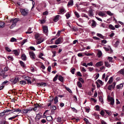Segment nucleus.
I'll use <instances>...</instances> for the list:
<instances>
[{
	"label": "nucleus",
	"mask_w": 124,
	"mask_h": 124,
	"mask_svg": "<svg viewBox=\"0 0 124 124\" xmlns=\"http://www.w3.org/2000/svg\"><path fill=\"white\" fill-rule=\"evenodd\" d=\"M20 11L22 15L24 16L27 15L29 12L28 10L26 9H20Z\"/></svg>",
	"instance_id": "nucleus-1"
},
{
	"label": "nucleus",
	"mask_w": 124,
	"mask_h": 124,
	"mask_svg": "<svg viewBox=\"0 0 124 124\" xmlns=\"http://www.w3.org/2000/svg\"><path fill=\"white\" fill-rule=\"evenodd\" d=\"M108 102H110V105H113L114 103V100L113 97H108Z\"/></svg>",
	"instance_id": "nucleus-2"
},
{
	"label": "nucleus",
	"mask_w": 124,
	"mask_h": 124,
	"mask_svg": "<svg viewBox=\"0 0 124 124\" xmlns=\"http://www.w3.org/2000/svg\"><path fill=\"white\" fill-rule=\"evenodd\" d=\"M18 81V78L16 77L14 79L12 78L10 79V81L13 84H16Z\"/></svg>",
	"instance_id": "nucleus-3"
},
{
	"label": "nucleus",
	"mask_w": 124,
	"mask_h": 124,
	"mask_svg": "<svg viewBox=\"0 0 124 124\" xmlns=\"http://www.w3.org/2000/svg\"><path fill=\"white\" fill-rule=\"evenodd\" d=\"M32 110V108H29L27 109H23V112L24 114H27L30 113Z\"/></svg>",
	"instance_id": "nucleus-4"
},
{
	"label": "nucleus",
	"mask_w": 124,
	"mask_h": 124,
	"mask_svg": "<svg viewBox=\"0 0 124 124\" xmlns=\"http://www.w3.org/2000/svg\"><path fill=\"white\" fill-rule=\"evenodd\" d=\"M92 23L91 24V26H92V28H93L95 27L96 26L97 24L96 22L95 21H94V20H92H92H90L88 22V23H91L92 22Z\"/></svg>",
	"instance_id": "nucleus-5"
},
{
	"label": "nucleus",
	"mask_w": 124,
	"mask_h": 124,
	"mask_svg": "<svg viewBox=\"0 0 124 124\" xmlns=\"http://www.w3.org/2000/svg\"><path fill=\"white\" fill-rule=\"evenodd\" d=\"M31 58L32 59L34 60L35 59V54L33 51H30L29 53Z\"/></svg>",
	"instance_id": "nucleus-6"
},
{
	"label": "nucleus",
	"mask_w": 124,
	"mask_h": 124,
	"mask_svg": "<svg viewBox=\"0 0 124 124\" xmlns=\"http://www.w3.org/2000/svg\"><path fill=\"white\" fill-rule=\"evenodd\" d=\"M116 84L115 82H113L112 85H109L108 87V88L109 90H111L112 89H113L116 85Z\"/></svg>",
	"instance_id": "nucleus-7"
},
{
	"label": "nucleus",
	"mask_w": 124,
	"mask_h": 124,
	"mask_svg": "<svg viewBox=\"0 0 124 124\" xmlns=\"http://www.w3.org/2000/svg\"><path fill=\"white\" fill-rule=\"evenodd\" d=\"M35 38L37 41H36V43H35L34 44L37 45L39 44V34L38 33H36L35 35Z\"/></svg>",
	"instance_id": "nucleus-8"
},
{
	"label": "nucleus",
	"mask_w": 124,
	"mask_h": 124,
	"mask_svg": "<svg viewBox=\"0 0 124 124\" xmlns=\"http://www.w3.org/2000/svg\"><path fill=\"white\" fill-rule=\"evenodd\" d=\"M62 38H59L57 39L55 42V44H56L58 45L62 41Z\"/></svg>",
	"instance_id": "nucleus-9"
},
{
	"label": "nucleus",
	"mask_w": 124,
	"mask_h": 124,
	"mask_svg": "<svg viewBox=\"0 0 124 124\" xmlns=\"http://www.w3.org/2000/svg\"><path fill=\"white\" fill-rule=\"evenodd\" d=\"M88 15L90 16H92L93 15V10L92 9L90 8L88 11Z\"/></svg>",
	"instance_id": "nucleus-10"
},
{
	"label": "nucleus",
	"mask_w": 124,
	"mask_h": 124,
	"mask_svg": "<svg viewBox=\"0 0 124 124\" xmlns=\"http://www.w3.org/2000/svg\"><path fill=\"white\" fill-rule=\"evenodd\" d=\"M103 64V63L102 61H100L97 62L95 64V66L97 67H98L102 66Z\"/></svg>",
	"instance_id": "nucleus-11"
},
{
	"label": "nucleus",
	"mask_w": 124,
	"mask_h": 124,
	"mask_svg": "<svg viewBox=\"0 0 124 124\" xmlns=\"http://www.w3.org/2000/svg\"><path fill=\"white\" fill-rule=\"evenodd\" d=\"M66 12V10L63 8L61 9L59 11V13H58V14H63L64 13Z\"/></svg>",
	"instance_id": "nucleus-12"
},
{
	"label": "nucleus",
	"mask_w": 124,
	"mask_h": 124,
	"mask_svg": "<svg viewBox=\"0 0 124 124\" xmlns=\"http://www.w3.org/2000/svg\"><path fill=\"white\" fill-rule=\"evenodd\" d=\"M44 40V37L39 34V44L42 42Z\"/></svg>",
	"instance_id": "nucleus-13"
},
{
	"label": "nucleus",
	"mask_w": 124,
	"mask_h": 124,
	"mask_svg": "<svg viewBox=\"0 0 124 124\" xmlns=\"http://www.w3.org/2000/svg\"><path fill=\"white\" fill-rule=\"evenodd\" d=\"M43 32L44 33H46L48 31V27L47 26H43Z\"/></svg>",
	"instance_id": "nucleus-14"
},
{
	"label": "nucleus",
	"mask_w": 124,
	"mask_h": 124,
	"mask_svg": "<svg viewBox=\"0 0 124 124\" xmlns=\"http://www.w3.org/2000/svg\"><path fill=\"white\" fill-rule=\"evenodd\" d=\"M18 21V20L17 19L15 18L14 19H11L10 20V22H12L13 23L15 24L16 25V23H17Z\"/></svg>",
	"instance_id": "nucleus-15"
},
{
	"label": "nucleus",
	"mask_w": 124,
	"mask_h": 124,
	"mask_svg": "<svg viewBox=\"0 0 124 124\" xmlns=\"http://www.w3.org/2000/svg\"><path fill=\"white\" fill-rule=\"evenodd\" d=\"M73 1L72 0H70L68 2L67 5L68 6H71L73 5Z\"/></svg>",
	"instance_id": "nucleus-16"
},
{
	"label": "nucleus",
	"mask_w": 124,
	"mask_h": 124,
	"mask_svg": "<svg viewBox=\"0 0 124 124\" xmlns=\"http://www.w3.org/2000/svg\"><path fill=\"white\" fill-rule=\"evenodd\" d=\"M60 16V15H57L56 16L54 19V21L55 22H56L58 21L59 20V18Z\"/></svg>",
	"instance_id": "nucleus-17"
},
{
	"label": "nucleus",
	"mask_w": 124,
	"mask_h": 124,
	"mask_svg": "<svg viewBox=\"0 0 124 124\" xmlns=\"http://www.w3.org/2000/svg\"><path fill=\"white\" fill-rule=\"evenodd\" d=\"M34 105L35 107L32 108V110L35 111L37 110V107H39V105L36 103V104H34Z\"/></svg>",
	"instance_id": "nucleus-18"
},
{
	"label": "nucleus",
	"mask_w": 124,
	"mask_h": 124,
	"mask_svg": "<svg viewBox=\"0 0 124 124\" xmlns=\"http://www.w3.org/2000/svg\"><path fill=\"white\" fill-rule=\"evenodd\" d=\"M21 58L23 61H25L26 59V56L24 54H23L21 56Z\"/></svg>",
	"instance_id": "nucleus-19"
},
{
	"label": "nucleus",
	"mask_w": 124,
	"mask_h": 124,
	"mask_svg": "<svg viewBox=\"0 0 124 124\" xmlns=\"http://www.w3.org/2000/svg\"><path fill=\"white\" fill-rule=\"evenodd\" d=\"M18 116V115H16L13 116L12 117H10L8 118L9 120H12L13 119L17 117Z\"/></svg>",
	"instance_id": "nucleus-20"
},
{
	"label": "nucleus",
	"mask_w": 124,
	"mask_h": 124,
	"mask_svg": "<svg viewBox=\"0 0 124 124\" xmlns=\"http://www.w3.org/2000/svg\"><path fill=\"white\" fill-rule=\"evenodd\" d=\"M104 63L106 67L109 68L111 67V65L108 62L105 61L104 62Z\"/></svg>",
	"instance_id": "nucleus-21"
},
{
	"label": "nucleus",
	"mask_w": 124,
	"mask_h": 124,
	"mask_svg": "<svg viewBox=\"0 0 124 124\" xmlns=\"http://www.w3.org/2000/svg\"><path fill=\"white\" fill-rule=\"evenodd\" d=\"M5 73V72L3 70H0V75L1 76H3Z\"/></svg>",
	"instance_id": "nucleus-22"
},
{
	"label": "nucleus",
	"mask_w": 124,
	"mask_h": 124,
	"mask_svg": "<svg viewBox=\"0 0 124 124\" xmlns=\"http://www.w3.org/2000/svg\"><path fill=\"white\" fill-rule=\"evenodd\" d=\"M46 17H45V18L42 19L41 20H40V23L41 24H42L45 23L46 21Z\"/></svg>",
	"instance_id": "nucleus-23"
},
{
	"label": "nucleus",
	"mask_w": 124,
	"mask_h": 124,
	"mask_svg": "<svg viewBox=\"0 0 124 124\" xmlns=\"http://www.w3.org/2000/svg\"><path fill=\"white\" fill-rule=\"evenodd\" d=\"M113 58L111 57H108V59L109 62H114L113 60Z\"/></svg>",
	"instance_id": "nucleus-24"
},
{
	"label": "nucleus",
	"mask_w": 124,
	"mask_h": 124,
	"mask_svg": "<svg viewBox=\"0 0 124 124\" xmlns=\"http://www.w3.org/2000/svg\"><path fill=\"white\" fill-rule=\"evenodd\" d=\"M58 79L61 82H62L63 81L64 78L62 76L60 75Z\"/></svg>",
	"instance_id": "nucleus-25"
},
{
	"label": "nucleus",
	"mask_w": 124,
	"mask_h": 124,
	"mask_svg": "<svg viewBox=\"0 0 124 124\" xmlns=\"http://www.w3.org/2000/svg\"><path fill=\"white\" fill-rule=\"evenodd\" d=\"M46 120L48 121H50L52 120V118L51 116H48L46 117Z\"/></svg>",
	"instance_id": "nucleus-26"
},
{
	"label": "nucleus",
	"mask_w": 124,
	"mask_h": 124,
	"mask_svg": "<svg viewBox=\"0 0 124 124\" xmlns=\"http://www.w3.org/2000/svg\"><path fill=\"white\" fill-rule=\"evenodd\" d=\"M30 69L31 71L32 72H34L35 71H36L37 70L36 68L35 67L34 68L33 67H31Z\"/></svg>",
	"instance_id": "nucleus-27"
},
{
	"label": "nucleus",
	"mask_w": 124,
	"mask_h": 124,
	"mask_svg": "<svg viewBox=\"0 0 124 124\" xmlns=\"http://www.w3.org/2000/svg\"><path fill=\"white\" fill-rule=\"evenodd\" d=\"M98 15L100 16H103L105 15V13L103 12H100L99 13Z\"/></svg>",
	"instance_id": "nucleus-28"
},
{
	"label": "nucleus",
	"mask_w": 124,
	"mask_h": 124,
	"mask_svg": "<svg viewBox=\"0 0 124 124\" xmlns=\"http://www.w3.org/2000/svg\"><path fill=\"white\" fill-rule=\"evenodd\" d=\"M13 52L16 55H19V53L16 50H13Z\"/></svg>",
	"instance_id": "nucleus-29"
},
{
	"label": "nucleus",
	"mask_w": 124,
	"mask_h": 124,
	"mask_svg": "<svg viewBox=\"0 0 124 124\" xmlns=\"http://www.w3.org/2000/svg\"><path fill=\"white\" fill-rule=\"evenodd\" d=\"M14 111L11 112V113H13L14 112H20L21 111V110L19 109H16V108L14 109L13 110Z\"/></svg>",
	"instance_id": "nucleus-30"
},
{
	"label": "nucleus",
	"mask_w": 124,
	"mask_h": 124,
	"mask_svg": "<svg viewBox=\"0 0 124 124\" xmlns=\"http://www.w3.org/2000/svg\"><path fill=\"white\" fill-rule=\"evenodd\" d=\"M85 55H86L87 56H90L91 55H93V53H83Z\"/></svg>",
	"instance_id": "nucleus-31"
},
{
	"label": "nucleus",
	"mask_w": 124,
	"mask_h": 124,
	"mask_svg": "<svg viewBox=\"0 0 124 124\" xmlns=\"http://www.w3.org/2000/svg\"><path fill=\"white\" fill-rule=\"evenodd\" d=\"M35 121L38 123L39 122V114H37L35 117Z\"/></svg>",
	"instance_id": "nucleus-32"
},
{
	"label": "nucleus",
	"mask_w": 124,
	"mask_h": 124,
	"mask_svg": "<svg viewBox=\"0 0 124 124\" xmlns=\"http://www.w3.org/2000/svg\"><path fill=\"white\" fill-rule=\"evenodd\" d=\"M123 85L122 84H121L120 85L116 86V88L117 89H119L123 87Z\"/></svg>",
	"instance_id": "nucleus-33"
},
{
	"label": "nucleus",
	"mask_w": 124,
	"mask_h": 124,
	"mask_svg": "<svg viewBox=\"0 0 124 124\" xmlns=\"http://www.w3.org/2000/svg\"><path fill=\"white\" fill-rule=\"evenodd\" d=\"M113 81V78L112 77H111L110 78L109 80L108 81V83L109 84H110Z\"/></svg>",
	"instance_id": "nucleus-34"
},
{
	"label": "nucleus",
	"mask_w": 124,
	"mask_h": 124,
	"mask_svg": "<svg viewBox=\"0 0 124 124\" xmlns=\"http://www.w3.org/2000/svg\"><path fill=\"white\" fill-rule=\"evenodd\" d=\"M5 23L3 22H0V28H2L4 27Z\"/></svg>",
	"instance_id": "nucleus-35"
},
{
	"label": "nucleus",
	"mask_w": 124,
	"mask_h": 124,
	"mask_svg": "<svg viewBox=\"0 0 124 124\" xmlns=\"http://www.w3.org/2000/svg\"><path fill=\"white\" fill-rule=\"evenodd\" d=\"M31 28H29V29L26 32V33H29V34H30L32 33V31H31Z\"/></svg>",
	"instance_id": "nucleus-36"
},
{
	"label": "nucleus",
	"mask_w": 124,
	"mask_h": 124,
	"mask_svg": "<svg viewBox=\"0 0 124 124\" xmlns=\"http://www.w3.org/2000/svg\"><path fill=\"white\" fill-rule=\"evenodd\" d=\"M97 35L98 36L100 37L102 39H104V38L103 36H102V35L101 34L98 33H97Z\"/></svg>",
	"instance_id": "nucleus-37"
},
{
	"label": "nucleus",
	"mask_w": 124,
	"mask_h": 124,
	"mask_svg": "<svg viewBox=\"0 0 124 124\" xmlns=\"http://www.w3.org/2000/svg\"><path fill=\"white\" fill-rule=\"evenodd\" d=\"M119 42H120L119 40H117L116 42L114 44L115 47H117L118 46Z\"/></svg>",
	"instance_id": "nucleus-38"
},
{
	"label": "nucleus",
	"mask_w": 124,
	"mask_h": 124,
	"mask_svg": "<svg viewBox=\"0 0 124 124\" xmlns=\"http://www.w3.org/2000/svg\"><path fill=\"white\" fill-rule=\"evenodd\" d=\"M105 111L106 112V113L108 115L110 116L111 115V112L108 110H105Z\"/></svg>",
	"instance_id": "nucleus-39"
},
{
	"label": "nucleus",
	"mask_w": 124,
	"mask_h": 124,
	"mask_svg": "<svg viewBox=\"0 0 124 124\" xmlns=\"http://www.w3.org/2000/svg\"><path fill=\"white\" fill-rule=\"evenodd\" d=\"M97 55L99 58L102 55V53L101 51H99Z\"/></svg>",
	"instance_id": "nucleus-40"
},
{
	"label": "nucleus",
	"mask_w": 124,
	"mask_h": 124,
	"mask_svg": "<svg viewBox=\"0 0 124 124\" xmlns=\"http://www.w3.org/2000/svg\"><path fill=\"white\" fill-rule=\"evenodd\" d=\"M65 16L66 17L67 19H68L70 17V14L69 12H68L66 13Z\"/></svg>",
	"instance_id": "nucleus-41"
},
{
	"label": "nucleus",
	"mask_w": 124,
	"mask_h": 124,
	"mask_svg": "<svg viewBox=\"0 0 124 124\" xmlns=\"http://www.w3.org/2000/svg\"><path fill=\"white\" fill-rule=\"evenodd\" d=\"M20 83L21 85H24L26 84V82L25 81H20Z\"/></svg>",
	"instance_id": "nucleus-42"
},
{
	"label": "nucleus",
	"mask_w": 124,
	"mask_h": 124,
	"mask_svg": "<svg viewBox=\"0 0 124 124\" xmlns=\"http://www.w3.org/2000/svg\"><path fill=\"white\" fill-rule=\"evenodd\" d=\"M108 47L109 48H108L105 47H104L103 48L106 51H108L110 49H111V48L109 46H108Z\"/></svg>",
	"instance_id": "nucleus-43"
},
{
	"label": "nucleus",
	"mask_w": 124,
	"mask_h": 124,
	"mask_svg": "<svg viewBox=\"0 0 124 124\" xmlns=\"http://www.w3.org/2000/svg\"><path fill=\"white\" fill-rule=\"evenodd\" d=\"M44 55L42 53H40L39 55V58H41V59L43 60L45 59L43 57H41V56H43Z\"/></svg>",
	"instance_id": "nucleus-44"
},
{
	"label": "nucleus",
	"mask_w": 124,
	"mask_h": 124,
	"mask_svg": "<svg viewBox=\"0 0 124 124\" xmlns=\"http://www.w3.org/2000/svg\"><path fill=\"white\" fill-rule=\"evenodd\" d=\"M109 28L112 30H114L115 29V27L111 24H110L109 26Z\"/></svg>",
	"instance_id": "nucleus-45"
},
{
	"label": "nucleus",
	"mask_w": 124,
	"mask_h": 124,
	"mask_svg": "<svg viewBox=\"0 0 124 124\" xmlns=\"http://www.w3.org/2000/svg\"><path fill=\"white\" fill-rule=\"evenodd\" d=\"M20 63L21 65L23 67H25V64L22 61H20Z\"/></svg>",
	"instance_id": "nucleus-46"
},
{
	"label": "nucleus",
	"mask_w": 124,
	"mask_h": 124,
	"mask_svg": "<svg viewBox=\"0 0 124 124\" xmlns=\"http://www.w3.org/2000/svg\"><path fill=\"white\" fill-rule=\"evenodd\" d=\"M54 103L55 104H56L58 102V97L57 96H56L54 99Z\"/></svg>",
	"instance_id": "nucleus-47"
},
{
	"label": "nucleus",
	"mask_w": 124,
	"mask_h": 124,
	"mask_svg": "<svg viewBox=\"0 0 124 124\" xmlns=\"http://www.w3.org/2000/svg\"><path fill=\"white\" fill-rule=\"evenodd\" d=\"M77 85L79 88H81L82 87V85L81 83L79 82H77Z\"/></svg>",
	"instance_id": "nucleus-48"
},
{
	"label": "nucleus",
	"mask_w": 124,
	"mask_h": 124,
	"mask_svg": "<svg viewBox=\"0 0 124 124\" xmlns=\"http://www.w3.org/2000/svg\"><path fill=\"white\" fill-rule=\"evenodd\" d=\"M72 31H76L78 30V29L75 27H73L72 29Z\"/></svg>",
	"instance_id": "nucleus-49"
},
{
	"label": "nucleus",
	"mask_w": 124,
	"mask_h": 124,
	"mask_svg": "<svg viewBox=\"0 0 124 124\" xmlns=\"http://www.w3.org/2000/svg\"><path fill=\"white\" fill-rule=\"evenodd\" d=\"M58 75H56L53 79V81H56L57 79Z\"/></svg>",
	"instance_id": "nucleus-50"
},
{
	"label": "nucleus",
	"mask_w": 124,
	"mask_h": 124,
	"mask_svg": "<svg viewBox=\"0 0 124 124\" xmlns=\"http://www.w3.org/2000/svg\"><path fill=\"white\" fill-rule=\"evenodd\" d=\"M46 84L45 83H43V82H41L40 83H39V85L40 86H46Z\"/></svg>",
	"instance_id": "nucleus-51"
},
{
	"label": "nucleus",
	"mask_w": 124,
	"mask_h": 124,
	"mask_svg": "<svg viewBox=\"0 0 124 124\" xmlns=\"http://www.w3.org/2000/svg\"><path fill=\"white\" fill-rule=\"evenodd\" d=\"M107 13L110 16H112L113 14V13H111V12L109 11H107Z\"/></svg>",
	"instance_id": "nucleus-52"
},
{
	"label": "nucleus",
	"mask_w": 124,
	"mask_h": 124,
	"mask_svg": "<svg viewBox=\"0 0 124 124\" xmlns=\"http://www.w3.org/2000/svg\"><path fill=\"white\" fill-rule=\"evenodd\" d=\"M40 64L41 65L40 66V68L42 69H45V67L44 65L42 63H40Z\"/></svg>",
	"instance_id": "nucleus-53"
},
{
	"label": "nucleus",
	"mask_w": 124,
	"mask_h": 124,
	"mask_svg": "<svg viewBox=\"0 0 124 124\" xmlns=\"http://www.w3.org/2000/svg\"><path fill=\"white\" fill-rule=\"evenodd\" d=\"M8 58L10 60L12 61L13 60V58L11 56H9L8 57Z\"/></svg>",
	"instance_id": "nucleus-54"
},
{
	"label": "nucleus",
	"mask_w": 124,
	"mask_h": 124,
	"mask_svg": "<svg viewBox=\"0 0 124 124\" xmlns=\"http://www.w3.org/2000/svg\"><path fill=\"white\" fill-rule=\"evenodd\" d=\"M65 88L66 90L68 91L70 93H72L69 87H66Z\"/></svg>",
	"instance_id": "nucleus-55"
},
{
	"label": "nucleus",
	"mask_w": 124,
	"mask_h": 124,
	"mask_svg": "<svg viewBox=\"0 0 124 124\" xmlns=\"http://www.w3.org/2000/svg\"><path fill=\"white\" fill-rule=\"evenodd\" d=\"M16 25L15 24L12 23V25L10 27V28L11 29H12L16 26Z\"/></svg>",
	"instance_id": "nucleus-56"
},
{
	"label": "nucleus",
	"mask_w": 124,
	"mask_h": 124,
	"mask_svg": "<svg viewBox=\"0 0 124 124\" xmlns=\"http://www.w3.org/2000/svg\"><path fill=\"white\" fill-rule=\"evenodd\" d=\"M75 69L74 68H73L71 69V73L73 74H74V72L75 71Z\"/></svg>",
	"instance_id": "nucleus-57"
},
{
	"label": "nucleus",
	"mask_w": 124,
	"mask_h": 124,
	"mask_svg": "<svg viewBox=\"0 0 124 124\" xmlns=\"http://www.w3.org/2000/svg\"><path fill=\"white\" fill-rule=\"evenodd\" d=\"M81 71H82L84 72H85L86 71V70L84 67H82L81 68Z\"/></svg>",
	"instance_id": "nucleus-58"
},
{
	"label": "nucleus",
	"mask_w": 124,
	"mask_h": 124,
	"mask_svg": "<svg viewBox=\"0 0 124 124\" xmlns=\"http://www.w3.org/2000/svg\"><path fill=\"white\" fill-rule=\"evenodd\" d=\"M48 14V12L47 11H46L45 12L43 13V15H47Z\"/></svg>",
	"instance_id": "nucleus-59"
},
{
	"label": "nucleus",
	"mask_w": 124,
	"mask_h": 124,
	"mask_svg": "<svg viewBox=\"0 0 124 124\" xmlns=\"http://www.w3.org/2000/svg\"><path fill=\"white\" fill-rule=\"evenodd\" d=\"M78 79L79 81H80L82 83H84V81L82 78H79Z\"/></svg>",
	"instance_id": "nucleus-60"
},
{
	"label": "nucleus",
	"mask_w": 124,
	"mask_h": 124,
	"mask_svg": "<svg viewBox=\"0 0 124 124\" xmlns=\"http://www.w3.org/2000/svg\"><path fill=\"white\" fill-rule=\"evenodd\" d=\"M16 39L14 38H12L11 39V41L12 42H13L16 41Z\"/></svg>",
	"instance_id": "nucleus-61"
},
{
	"label": "nucleus",
	"mask_w": 124,
	"mask_h": 124,
	"mask_svg": "<svg viewBox=\"0 0 124 124\" xmlns=\"http://www.w3.org/2000/svg\"><path fill=\"white\" fill-rule=\"evenodd\" d=\"M5 49L8 51L10 52L11 51V50L9 48L7 47H6Z\"/></svg>",
	"instance_id": "nucleus-62"
},
{
	"label": "nucleus",
	"mask_w": 124,
	"mask_h": 124,
	"mask_svg": "<svg viewBox=\"0 0 124 124\" xmlns=\"http://www.w3.org/2000/svg\"><path fill=\"white\" fill-rule=\"evenodd\" d=\"M96 109L95 110L96 111H99L100 108V107L98 105H96L95 106Z\"/></svg>",
	"instance_id": "nucleus-63"
},
{
	"label": "nucleus",
	"mask_w": 124,
	"mask_h": 124,
	"mask_svg": "<svg viewBox=\"0 0 124 124\" xmlns=\"http://www.w3.org/2000/svg\"><path fill=\"white\" fill-rule=\"evenodd\" d=\"M75 15L78 18H79L80 17L79 15L78 14V13L76 11L75 12Z\"/></svg>",
	"instance_id": "nucleus-64"
}]
</instances>
